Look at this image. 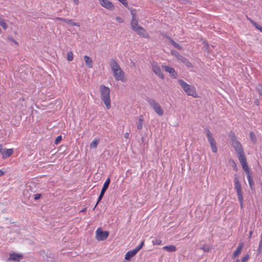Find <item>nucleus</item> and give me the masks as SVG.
Instances as JSON below:
<instances>
[{
    "label": "nucleus",
    "mask_w": 262,
    "mask_h": 262,
    "mask_svg": "<svg viewBox=\"0 0 262 262\" xmlns=\"http://www.w3.org/2000/svg\"><path fill=\"white\" fill-rule=\"evenodd\" d=\"M228 137L230 139L232 146L237 154V158L241 165L245 166L246 164L248 163L242 144L237 140L236 136L233 132H229Z\"/></svg>",
    "instance_id": "f257e3e1"
},
{
    "label": "nucleus",
    "mask_w": 262,
    "mask_h": 262,
    "mask_svg": "<svg viewBox=\"0 0 262 262\" xmlns=\"http://www.w3.org/2000/svg\"><path fill=\"white\" fill-rule=\"evenodd\" d=\"M99 91L102 101L104 102L106 108L109 110L111 107L110 89L104 85H100Z\"/></svg>",
    "instance_id": "f03ea898"
},
{
    "label": "nucleus",
    "mask_w": 262,
    "mask_h": 262,
    "mask_svg": "<svg viewBox=\"0 0 262 262\" xmlns=\"http://www.w3.org/2000/svg\"><path fill=\"white\" fill-rule=\"evenodd\" d=\"M139 19H132L130 21V27L132 30L136 32L139 35L145 38H149L150 36L147 31L138 24Z\"/></svg>",
    "instance_id": "7ed1b4c3"
},
{
    "label": "nucleus",
    "mask_w": 262,
    "mask_h": 262,
    "mask_svg": "<svg viewBox=\"0 0 262 262\" xmlns=\"http://www.w3.org/2000/svg\"><path fill=\"white\" fill-rule=\"evenodd\" d=\"M178 82L183 88V90L188 95L191 96L194 98H197L198 97L194 86L187 84L182 79H179Z\"/></svg>",
    "instance_id": "20e7f679"
},
{
    "label": "nucleus",
    "mask_w": 262,
    "mask_h": 262,
    "mask_svg": "<svg viewBox=\"0 0 262 262\" xmlns=\"http://www.w3.org/2000/svg\"><path fill=\"white\" fill-rule=\"evenodd\" d=\"M234 188L236 191L238 200L239 201L241 207L242 208L243 205V196L242 190L241 183L236 175L234 176Z\"/></svg>",
    "instance_id": "39448f33"
},
{
    "label": "nucleus",
    "mask_w": 262,
    "mask_h": 262,
    "mask_svg": "<svg viewBox=\"0 0 262 262\" xmlns=\"http://www.w3.org/2000/svg\"><path fill=\"white\" fill-rule=\"evenodd\" d=\"M146 100L156 114L160 116L163 115L164 111L159 103L152 98H147Z\"/></svg>",
    "instance_id": "423d86ee"
},
{
    "label": "nucleus",
    "mask_w": 262,
    "mask_h": 262,
    "mask_svg": "<svg viewBox=\"0 0 262 262\" xmlns=\"http://www.w3.org/2000/svg\"><path fill=\"white\" fill-rule=\"evenodd\" d=\"M206 136L208 139V142H209L211 148V150L213 152L215 153L217 151V148L216 145V142L214 140L212 134L210 131V130L208 128L206 129Z\"/></svg>",
    "instance_id": "0eeeda50"
},
{
    "label": "nucleus",
    "mask_w": 262,
    "mask_h": 262,
    "mask_svg": "<svg viewBox=\"0 0 262 262\" xmlns=\"http://www.w3.org/2000/svg\"><path fill=\"white\" fill-rule=\"evenodd\" d=\"M171 53L172 55L176 56L178 60H179L184 64H185V66H187L188 68L192 67V64H191V63L187 58L180 55L179 53L177 51L172 50L171 51Z\"/></svg>",
    "instance_id": "6e6552de"
},
{
    "label": "nucleus",
    "mask_w": 262,
    "mask_h": 262,
    "mask_svg": "<svg viewBox=\"0 0 262 262\" xmlns=\"http://www.w3.org/2000/svg\"><path fill=\"white\" fill-rule=\"evenodd\" d=\"M109 232L107 231H102L100 228L97 229L96 231V238L99 241L105 240L108 236Z\"/></svg>",
    "instance_id": "1a4fd4ad"
},
{
    "label": "nucleus",
    "mask_w": 262,
    "mask_h": 262,
    "mask_svg": "<svg viewBox=\"0 0 262 262\" xmlns=\"http://www.w3.org/2000/svg\"><path fill=\"white\" fill-rule=\"evenodd\" d=\"M242 166L247 174L249 186H250V188L251 189H252V187H253L254 183L253 178H252L251 172H250V170L249 168L248 164H246L245 166L244 165H242Z\"/></svg>",
    "instance_id": "9d476101"
},
{
    "label": "nucleus",
    "mask_w": 262,
    "mask_h": 262,
    "mask_svg": "<svg viewBox=\"0 0 262 262\" xmlns=\"http://www.w3.org/2000/svg\"><path fill=\"white\" fill-rule=\"evenodd\" d=\"M0 153L2 154L3 159H6L13 154V149L12 148L6 149L2 144H0Z\"/></svg>",
    "instance_id": "9b49d317"
},
{
    "label": "nucleus",
    "mask_w": 262,
    "mask_h": 262,
    "mask_svg": "<svg viewBox=\"0 0 262 262\" xmlns=\"http://www.w3.org/2000/svg\"><path fill=\"white\" fill-rule=\"evenodd\" d=\"M23 255L21 254H18L15 252L10 253L9 257L7 259L8 261H13L19 262L23 258Z\"/></svg>",
    "instance_id": "f8f14e48"
},
{
    "label": "nucleus",
    "mask_w": 262,
    "mask_h": 262,
    "mask_svg": "<svg viewBox=\"0 0 262 262\" xmlns=\"http://www.w3.org/2000/svg\"><path fill=\"white\" fill-rule=\"evenodd\" d=\"M152 68L153 72L155 73V74L159 76V78L162 79L164 78V76L162 73L160 67L157 63H153L152 64Z\"/></svg>",
    "instance_id": "ddd939ff"
},
{
    "label": "nucleus",
    "mask_w": 262,
    "mask_h": 262,
    "mask_svg": "<svg viewBox=\"0 0 262 262\" xmlns=\"http://www.w3.org/2000/svg\"><path fill=\"white\" fill-rule=\"evenodd\" d=\"M113 75L116 80L124 81L125 73L121 69L114 72Z\"/></svg>",
    "instance_id": "4468645a"
},
{
    "label": "nucleus",
    "mask_w": 262,
    "mask_h": 262,
    "mask_svg": "<svg viewBox=\"0 0 262 262\" xmlns=\"http://www.w3.org/2000/svg\"><path fill=\"white\" fill-rule=\"evenodd\" d=\"M100 5L108 10H113L114 8L113 4L108 0H99Z\"/></svg>",
    "instance_id": "2eb2a0df"
},
{
    "label": "nucleus",
    "mask_w": 262,
    "mask_h": 262,
    "mask_svg": "<svg viewBox=\"0 0 262 262\" xmlns=\"http://www.w3.org/2000/svg\"><path fill=\"white\" fill-rule=\"evenodd\" d=\"M32 190L30 186H26L25 189L23 191V196L26 200H29L32 195Z\"/></svg>",
    "instance_id": "dca6fc26"
},
{
    "label": "nucleus",
    "mask_w": 262,
    "mask_h": 262,
    "mask_svg": "<svg viewBox=\"0 0 262 262\" xmlns=\"http://www.w3.org/2000/svg\"><path fill=\"white\" fill-rule=\"evenodd\" d=\"M110 64L113 73L117 72V70L121 69L120 66L114 58H111L110 60Z\"/></svg>",
    "instance_id": "f3484780"
},
{
    "label": "nucleus",
    "mask_w": 262,
    "mask_h": 262,
    "mask_svg": "<svg viewBox=\"0 0 262 262\" xmlns=\"http://www.w3.org/2000/svg\"><path fill=\"white\" fill-rule=\"evenodd\" d=\"M162 67L166 72L170 74L171 77L174 78H177L178 76L177 73L173 68L167 66H163Z\"/></svg>",
    "instance_id": "a211bd4d"
},
{
    "label": "nucleus",
    "mask_w": 262,
    "mask_h": 262,
    "mask_svg": "<svg viewBox=\"0 0 262 262\" xmlns=\"http://www.w3.org/2000/svg\"><path fill=\"white\" fill-rule=\"evenodd\" d=\"M244 244L243 242L240 243L238 244L236 250L234 251V252L233 253V254L232 255L233 258H236L239 255V254L241 253L242 250L244 247Z\"/></svg>",
    "instance_id": "6ab92c4d"
},
{
    "label": "nucleus",
    "mask_w": 262,
    "mask_h": 262,
    "mask_svg": "<svg viewBox=\"0 0 262 262\" xmlns=\"http://www.w3.org/2000/svg\"><path fill=\"white\" fill-rule=\"evenodd\" d=\"M137 253L138 252L135 249L130 250L126 253L125 255V259L126 260H130V259L134 257Z\"/></svg>",
    "instance_id": "aec40b11"
},
{
    "label": "nucleus",
    "mask_w": 262,
    "mask_h": 262,
    "mask_svg": "<svg viewBox=\"0 0 262 262\" xmlns=\"http://www.w3.org/2000/svg\"><path fill=\"white\" fill-rule=\"evenodd\" d=\"M84 60L85 62V64L89 68H93V61L92 59L88 56L85 55L84 56Z\"/></svg>",
    "instance_id": "412c9836"
},
{
    "label": "nucleus",
    "mask_w": 262,
    "mask_h": 262,
    "mask_svg": "<svg viewBox=\"0 0 262 262\" xmlns=\"http://www.w3.org/2000/svg\"><path fill=\"white\" fill-rule=\"evenodd\" d=\"M163 249L169 252H174L177 250V248L174 245L166 246L163 247Z\"/></svg>",
    "instance_id": "4be33fe9"
},
{
    "label": "nucleus",
    "mask_w": 262,
    "mask_h": 262,
    "mask_svg": "<svg viewBox=\"0 0 262 262\" xmlns=\"http://www.w3.org/2000/svg\"><path fill=\"white\" fill-rule=\"evenodd\" d=\"M0 26L4 29L6 30L8 28V25L6 23L5 19L2 15H0Z\"/></svg>",
    "instance_id": "5701e85b"
},
{
    "label": "nucleus",
    "mask_w": 262,
    "mask_h": 262,
    "mask_svg": "<svg viewBox=\"0 0 262 262\" xmlns=\"http://www.w3.org/2000/svg\"><path fill=\"white\" fill-rule=\"evenodd\" d=\"M143 125V118L142 116L139 118L138 122L137 123V128L138 129H141Z\"/></svg>",
    "instance_id": "b1692460"
},
{
    "label": "nucleus",
    "mask_w": 262,
    "mask_h": 262,
    "mask_svg": "<svg viewBox=\"0 0 262 262\" xmlns=\"http://www.w3.org/2000/svg\"><path fill=\"white\" fill-rule=\"evenodd\" d=\"M99 142L100 140L98 138L94 139L91 143L90 147L96 148L97 147Z\"/></svg>",
    "instance_id": "393cba45"
},
{
    "label": "nucleus",
    "mask_w": 262,
    "mask_h": 262,
    "mask_svg": "<svg viewBox=\"0 0 262 262\" xmlns=\"http://www.w3.org/2000/svg\"><path fill=\"white\" fill-rule=\"evenodd\" d=\"M110 183V179L108 178L105 182L104 184H103V186L101 191H102L103 192H105L108 187Z\"/></svg>",
    "instance_id": "a878e982"
},
{
    "label": "nucleus",
    "mask_w": 262,
    "mask_h": 262,
    "mask_svg": "<svg viewBox=\"0 0 262 262\" xmlns=\"http://www.w3.org/2000/svg\"><path fill=\"white\" fill-rule=\"evenodd\" d=\"M250 138L253 143L255 144L257 142V139H256V135L252 132H251L250 133Z\"/></svg>",
    "instance_id": "bb28decb"
},
{
    "label": "nucleus",
    "mask_w": 262,
    "mask_h": 262,
    "mask_svg": "<svg viewBox=\"0 0 262 262\" xmlns=\"http://www.w3.org/2000/svg\"><path fill=\"white\" fill-rule=\"evenodd\" d=\"M65 22L67 23L68 24L71 25L72 26H76V27H79L80 26L79 24L78 23L73 22L72 19H67L66 18V20Z\"/></svg>",
    "instance_id": "cd10ccee"
},
{
    "label": "nucleus",
    "mask_w": 262,
    "mask_h": 262,
    "mask_svg": "<svg viewBox=\"0 0 262 262\" xmlns=\"http://www.w3.org/2000/svg\"><path fill=\"white\" fill-rule=\"evenodd\" d=\"M170 41L171 43V44L172 45V46L174 47H175L176 48H177V49H178L179 50H181L182 49L181 46H180L178 43L175 42L173 39H170Z\"/></svg>",
    "instance_id": "c85d7f7f"
},
{
    "label": "nucleus",
    "mask_w": 262,
    "mask_h": 262,
    "mask_svg": "<svg viewBox=\"0 0 262 262\" xmlns=\"http://www.w3.org/2000/svg\"><path fill=\"white\" fill-rule=\"evenodd\" d=\"M211 246H208V245H205V246H203L202 247H201V249L203 250V251L205 252H209L210 250H211Z\"/></svg>",
    "instance_id": "c756f323"
},
{
    "label": "nucleus",
    "mask_w": 262,
    "mask_h": 262,
    "mask_svg": "<svg viewBox=\"0 0 262 262\" xmlns=\"http://www.w3.org/2000/svg\"><path fill=\"white\" fill-rule=\"evenodd\" d=\"M104 193H105V192H103L102 191H101L100 194L98 198V201H97L96 204L95 205V206H94V207L93 208V210H94L95 209V208L96 207V206L98 205V203L101 200V199H102V198Z\"/></svg>",
    "instance_id": "7c9ffc66"
},
{
    "label": "nucleus",
    "mask_w": 262,
    "mask_h": 262,
    "mask_svg": "<svg viewBox=\"0 0 262 262\" xmlns=\"http://www.w3.org/2000/svg\"><path fill=\"white\" fill-rule=\"evenodd\" d=\"M67 59L71 61L73 59V54L72 51H69L67 54Z\"/></svg>",
    "instance_id": "2f4dec72"
},
{
    "label": "nucleus",
    "mask_w": 262,
    "mask_h": 262,
    "mask_svg": "<svg viewBox=\"0 0 262 262\" xmlns=\"http://www.w3.org/2000/svg\"><path fill=\"white\" fill-rule=\"evenodd\" d=\"M252 23L257 30L262 33V27L253 21H252Z\"/></svg>",
    "instance_id": "473e14b6"
},
{
    "label": "nucleus",
    "mask_w": 262,
    "mask_h": 262,
    "mask_svg": "<svg viewBox=\"0 0 262 262\" xmlns=\"http://www.w3.org/2000/svg\"><path fill=\"white\" fill-rule=\"evenodd\" d=\"M152 243L154 245H160L162 243V241L160 239H155L152 241Z\"/></svg>",
    "instance_id": "72a5a7b5"
},
{
    "label": "nucleus",
    "mask_w": 262,
    "mask_h": 262,
    "mask_svg": "<svg viewBox=\"0 0 262 262\" xmlns=\"http://www.w3.org/2000/svg\"><path fill=\"white\" fill-rule=\"evenodd\" d=\"M261 249H262V233L261 234V235H260V242L259 243L258 248V251L259 253H260L261 252Z\"/></svg>",
    "instance_id": "f704fd0d"
},
{
    "label": "nucleus",
    "mask_w": 262,
    "mask_h": 262,
    "mask_svg": "<svg viewBox=\"0 0 262 262\" xmlns=\"http://www.w3.org/2000/svg\"><path fill=\"white\" fill-rule=\"evenodd\" d=\"M131 15H132V19H138L137 16H136V11L133 10H132L130 12Z\"/></svg>",
    "instance_id": "c9c22d12"
},
{
    "label": "nucleus",
    "mask_w": 262,
    "mask_h": 262,
    "mask_svg": "<svg viewBox=\"0 0 262 262\" xmlns=\"http://www.w3.org/2000/svg\"><path fill=\"white\" fill-rule=\"evenodd\" d=\"M144 241H143L141 242V244L135 248V249L138 252L142 248V247L144 246Z\"/></svg>",
    "instance_id": "e433bc0d"
},
{
    "label": "nucleus",
    "mask_w": 262,
    "mask_h": 262,
    "mask_svg": "<svg viewBox=\"0 0 262 262\" xmlns=\"http://www.w3.org/2000/svg\"><path fill=\"white\" fill-rule=\"evenodd\" d=\"M250 258V255L247 254L242 259V262H246Z\"/></svg>",
    "instance_id": "4c0bfd02"
},
{
    "label": "nucleus",
    "mask_w": 262,
    "mask_h": 262,
    "mask_svg": "<svg viewBox=\"0 0 262 262\" xmlns=\"http://www.w3.org/2000/svg\"><path fill=\"white\" fill-rule=\"evenodd\" d=\"M116 19L117 21L119 23H124L123 19L119 16H117L116 17Z\"/></svg>",
    "instance_id": "58836bf2"
},
{
    "label": "nucleus",
    "mask_w": 262,
    "mask_h": 262,
    "mask_svg": "<svg viewBox=\"0 0 262 262\" xmlns=\"http://www.w3.org/2000/svg\"><path fill=\"white\" fill-rule=\"evenodd\" d=\"M61 140V136H58L55 141V143L56 144H58L60 141Z\"/></svg>",
    "instance_id": "ea45409f"
},
{
    "label": "nucleus",
    "mask_w": 262,
    "mask_h": 262,
    "mask_svg": "<svg viewBox=\"0 0 262 262\" xmlns=\"http://www.w3.org/2000/svg\"><path fill=\"white\" fill-rule=\"evenodd\" d=\"M120 3H121L124 6H127L128 5V3L127 0H118Z\"/></svg>",
    "instance_id": "a19ab883"
},
{
    "label": "nucleus",
    "mask_w": 262,
    "mask_h": 262,
    "mask_svg": "<svg viewBox=\"0 0 262 262\" xmlns=\"http://www.w3.org/2000/svg\"><path fill=\"white\" fill-rule=\"evenodd\" d=\"M41 196V194H36L34 195V199L35 200H38L40 198Z\"/></svg>",
    "instance_id": "79ce46f5"
},
{
    "label": "nucleus",
    "mask_w": 262,
    "mask_h": 262,
    "mask_svg": "<svg viewBox=\"0 0 262 262\" xmlns=\"http://www.w3.org/2000/svg\"><path fill=\"white\" fill-rule=\"evenodd\" d=\"M257 90L258 91L259 94L261 96L262 95V86L259 85V88H257Z\"/></svg>",
    "instance_id": "37998d69"
},
{
    "label": "nucleus",
    "mask_w": 262,
    "mask_h": 262,
    "mask_svg": "<svg viewBox=\"0 0 262 262\" xmlns=\"http://www.w3.org/2000/svg\"><path fill=\"white\" fill-rule=\"evenodd\" d=\"M8 39L9 40H10L12 42L14 43L15 44H16V45L18 44L17 42L12 37H9Z\"/></svg>",
    "instance_id": "c03bdc74"
},
{
    "label": "nucleus",
    "mask_w": 262,
    "mask_h": 262,
    "mask_svg": "<svg viewBox=\"0 0 262 262\" xmlns=\"http://www.w3.org/2000/svg\"><path fill=\"white\" fill-rule=\"evenodd\" d=\"M56 20H60L63 22H65L66 18H61V17H56L55 18Z\"/></svg>",
    "instance_id": "a18cd8bd"
},
{
    "label": "nucleus",
    "mask_w": 262,
    "mask_h": 262,
    "mask_svg": "<svg viewBox=\"0 0 262 262\" xmlns=\"http://www.w3.org/2000/svg\"><path fill=\"white\" fill-rule=\"evenodd\" d=\"M124 138L126 139H129L130 138V134L129 133H126L124 135Z\"/></svg>",
    "instance_id": "49530a36"
},
{
    "label": "nucleus",
    "mask_w": 262,
    "mask_h": 262,
    "mask_svg": "<svg viewBox=\"0 0 262 262\" xmlns=\"http://www.w3.org/2000/svg\"><path fill=\"white\" fill-rule=\"evenodd\" d=\"M233 162V164L234 165V169L237 170V167H236V165L235 164V163L234 162V161H232Z\"/></svg>",
    "instance_id": "de8ad7c7"
},
{
    "label": "nucleus",
    "mask_w": 262,
    "mask_h": 262,
    "mask_svg": "<svg viewBox=\"0 0 262 262\" xmlns=\"http://www.w3.org/2000/svg\"><path fill=\"white\" fill-rule=\"evenodd\" d=\"M73 1L74 2V3L75 4L78 5V4H79V1L78 0H73Z\"/></svg>",
    "instance_id": "09e8293b"
},
{
    "label": "nucleus",
    "mask_w": 262,
    "mask_h": 262,
    "mask_svg": "<svg viewBox=\"0 0 262 262\" xmlns=\"http://www.w3.org/2000/svg\"><path fill=\"white\" fill-rule=\"evenodd\" d=\"M4 174V172L3 171L0 170V177L3 176Z\"/></svg>",
    "instance_id": "8fccbe9b"
},
{
    "label": "nucleus",
    "mask_w": 262,
    "mask_h": 262,
    "mask_svg": "<svg viewBox=\"0 0 262 262\" xmlns=\"http://www.w3.org/2000/svg\"><path fill=\"white\" fill-rule=\"evenodd\" d=\"M86 208H84L83 209L81 210L80 211V212H85V211H86Z\"/></svg>",
    "instance_id": "3c124183"
},
{
    "label": "nucleus",
    "mask_w": 262,
    "mask_h": 262,
    "mask_svg": "<svg viewBox=\"0 0 262 262\" xmlns=\"http://www.w3.org/2000/svg\"><path fill=\"white\" fill-rule=\"evenodd\" d=\"M252 233H253V232H252V231H251L249 232V238L251 237L252 234Z\"/></svg>",
    "instance_id": "603ef678"
},
{
    "label": "nucleus",
    "mask_w": 262,
    "mask_h": 262,
    "mask_svg": "<svg viewBox=\"0 0 262 262\" xmlns=\"http://www.w3.org/2000/svg\"><path fill=\"white\" fill-rule=\"evenodd\" d=\"M255 104L257 105H259L258 101V100L255 101Z\"/></svg>",
    "instance_id": "864d4df0"
},
{
    "label": "nucleus",
    "mask_w": 262,
    "mask_h": 262,
    "mask_svg": "<svg viewBox=\"0 0 262 262\" xmlns=\"http://www.w3.org/2000/svg\"><path fill=\"white\" fill-rule=\"evenodd\" d=\"M21 100H22V101H25V99H24V98H21V99H19V101H20Z\"/></svg>",
    "instance_id": "5fc2aeb1"
},
{
    "label": "nucleus",
    "mask_w": 262,
    "mask_h": 262,
    "mask_svg": "<svg viewBox=\"0 0 262 262\" xmlns=\"http://www.w3.org/2000/svg\"><path fill=\"white\" fill-rule=\"evenodd\" d=\"M1 32H2V30H1V29H0V34L1 33Z\"/></svg>",
    "instance_id": "6e6d98bb"
},
{
    "label": "nucleus",
    "mask_w": 262,
    "mask_h": 262,
    "mask_svg": "<svg viewBox=\"0 0 262 262\" xmlns=\"http://www.w3.org/2000/svg\"><path fill=\"white\" fill-rule=\"evenodd\" d=\"M260 262H262V258H261V260Z\"/></svg>",
    "instance_id": "4d7b16f0"
}]
</instances>
